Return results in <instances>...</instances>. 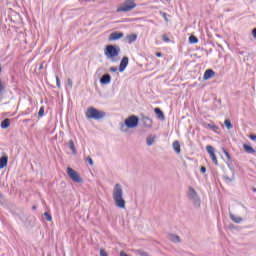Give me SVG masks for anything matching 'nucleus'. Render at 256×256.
Returning <instances> with one entry per match:
<instances>
[{
    "instance_id": "f257e3e1",
    "label": "nucleus",
    "mask_w": 256,
    "mask_h": 256,
    "mask_svg": "<svg viewBox=\"0 0 256 256\" xmlns=\"http://www.w3.org/2000/svg\"><path fill=\"white\" fill-rule=\"evenodd\" d=\"M113 201L119 209H125V199H123V187L121 184H115L112 192Z\"/></svg>"
},
{
    "instance_id": "f03ea898",
    "label": "nucleus",
    "mask_w": 256,
    "mask_h": 256,
    "mask_svg": "<svg viewBox=\"0 0 256 256\" xmlns=\"http://www.w3.org/2000/svg\"><path fill=\"white\" fill-rule=\"evenodd\" d=\"M139 125V117L136 115H131L126 118L123 122H120V131L121 133H127L129 129H135Z\"/></svg>"
},
{
    "instance_id": "7ed1b4c3",
    "label": "nucleus",
    "mask_w": 256,
    "mask_h": 256,
    "mask_svg": "<svg viewBox=\"0 0 256 256\" xmlns=\"http://www.w3.org/2000/svg\"><path fill=\"white\" fill-rule=\"evenodd\" d=\"M119 53H121V48L115 45H107L104 50V55L106 56V59H110L113 62L116 61L115 57H118Z\"/></svg>"
},
{
    "instance_id": "20e7f679",
    "label": "nucleus",
    "mask_w": 256,
    "mask_h": 256,
    "mask_svg": "<svg viewBox=\"0 0 256 256\" xmlns=\"http://www.w3.org/2000/svg\"><path fill=\"white\" fill-rule=\"evenodd\" d=\"M85 115L87 119H95V121H99L105 117L106 113L104 111L97 110L95 107H89Z\"/></svg>"
},
{
    "instance_id": "39448f33",
    "label": "nucleus",
    "mask_w": 256,
    "mask_h": 256,
    "mask_svg": "<svg viewBox=\"0 0 256 256\" xmlns=\"http://www.w3.org/2000/svg\"><path fill=\"white\" fill-rule=\"evenodd\" d=\"M188 199L193 203L196 209H199V207H201V198H199V195L197 194V191H195V189L189 188Z\"/></svg>"
},
{
    "instance_id": "423d86ee",
    "label": "nucleus",
    "mask_w": 256,
    "mask_h": 256,
    "mask_svg": "<svg viewBox=\"0 0 256 256\" xmlns=\"http://www.w3.org/2000/svg\"><path fill=\"white\" fill-rule=\"evenodd\" d=\"M135 7H137V4H135V0H126L119 8H117V12L127 13L129 11H133Z\"/></svg>"
},
{
    "instance_id": "0eeeda50",
    "label": "nucleus",
    "mask_w": 256,
    "mask_h": 256,
    "mask_svg": "<svg viewBox=\"0 0 256 256\" xmlns=\"http://www.w3.org/2000/svg\"><path fill=\"white\" fill-rule=\"evenodd\" d=\"M67 175L74 181V183H83V179H81V176H79V173L75 171L73 168L68 167L67 168Z\"/></svg>"
},
{
    "instance_id": "6e6552de",
    "label": "nucleus",
    "mask_w": 256,
    "mask_h": 256,
    "mask_svg": "<svg viewBox=\"0 0 256 256\" xmlns=\"http://www.w3.org/2000/svg\"><path fill=\"white\" fill-rule=\"evenodd\" d=\"M206 151L210 156V159H212V162L214 165H219V161L217 160V156L215 155V148L211 145L206 146Z\"/></svg>"
},
{
    "instance_id": "1a4fd4ad",
    "label": "nucleus",
    "mask_w": 256,
    "mask_h": 256,
    "mask_svg": "<svg viewBox=\"0 0 256 256\" xmlns=\"http://www.w3.org/2000/svg\"><path fill=\"white\" fill-rule=\"evenodd\" d=\"M142 123H143V126L146 128V129H151V127H153V120L145 115H142Z\"/></svg>"
},
{
    "instance_id": "9d476101",
    "label": "nucleus",
    "mask_w": 256,
    "mask_h": 256,
    "mask_svg": "<svg viewBox=\"0 0 256 256\" xmlns=\"http://www.w3.org/2000/svg\"><path fill=\"white\" fill-rule=\"evenodd\" d=\"M127 65H129V57L124 56L119 65L120 73H123V71H125V69H127Z\"/></svg>"
},
{
    "instance_id": "9b49d317",
    "label": "nucleus",
    "mask_w": 256,
    "mask_h": 256,
    "mask_svg": "<svg viewBox=\"0 0 256 256\" xmlns=\"http://www.w3.org/2000/svg\"><path fill=\"white\" fill-rule=\"evenodd\" d=\"M100 83L101 85H109V83H111V75L109 73L102 75Z\"/></svg>"
},
{
    "instance_id": "f8f14e48",
    "label": "nucleus",
    "mask_w": 256,
    "mask_h": 256,
    "mask_svg": "<svg viewBox=\"0 0 256 256\" xmlns=\"http://www.w3.org/2000/svg\"><path fill=\"white\" fill-rule=\"evenodd\" d=\"M154 113L155 115H157L160 121H165V114L163 113V110H161V108H155Z\"/></svg>"
},
{
    "instance_id": "ddd939ff",
    "label": "nucleus",
    "mask_w": 256,
    "mask_h": 256,
    "mask_svg": "<svg viewBox=\"0 0 256 256\" xmlns=\"http://www.w3.org/2000/svg\"><path fill=\"white\" fill-rule=\"evenodd\" d=\"M214 75H215V71H213L212 69H208L205 71L203 79L205 81H207V80L211 79V77H213Z\"/></svg>"
},
{
    "instance_id": "4468645a",
    "label": "nucleus",
    "mask_w": 256,
    "mask_h": 256,
    "mask_svg": "<svg viewBox=\"0 0 256 256\" xmlns=\"http://www.w3.org/2000/svg\"><path fill=\"white\" fill-rule=\"evenodd\" d=\"M123 33H112L109 36V41H117L118 39H122Z\"/></svg>"
},
{
    "instance_id": "2eb2a0df",
    "label": "nucleus",
    "mask_w": 256,
    "mask_h": 256,
    "mask_svg": "<svg viewBox=\"0 0 256 256\" xmlns=\"http://www.w3.org/2000/svg\"><path fill=\"white\" fill-rule=\"evenodd\" d=\"M125 41H127V43L131 44V43H135V41H137V34H129L126 36Z\"/></svg>"
},
{
    "instance_id": "dca6fc26",
    "label": "nucleus",
    "mask_w": 256,
    "mask_h": 256,
    "mask_svg": "<svg viewBox=\"0 0 256 256\" xmlns=\"http://www.w3.org/2000/svg\"><path fill=\"white\" fill-rule=\"evenodd\" d=\"M243 149L246 153H249L250 155H255L256 154V151L252 148L251 145H248V144H244L243 145Z\"/></svg>"
},
{
    "instance_id": "f3484780",
    "label": "nucleus",
    "mask_w": 256,
    "mask_h": 256,
    "mask_svg": "<svg viewBox=\"0 0 256 256\" xmlns=\"http://www.w3.org/2000/svg\"><path fill=\"white\" fill-rule=\"evenodd\" d=\"M9 163V157L7 156H2L0 158V169H5V166Z\"/></svg>"
},
{
    "instance_id": "a211bd4d",
    "label": "nucleus",
    "mask_w": 256,
    "mask_h": 256,
    "mask_svg": "<svg viewBox=\"0 0 256 256\" xmlns=\"http://www.w3.org/2000/svg\"><path fill=\"white\" fill-rule=\"evenodd\" d=\"M168 239L172 241V243H181V238L175 234H169Z\"/></svg>"
},
{
    "instance_id": "6ab92c4d",
    "label": "nucleus",
    "mask_w": 256,
    "mask_h": 256,
    "mask_svg": "<svg viewBox=\"0 0 256 256\" xmlns=\"http://www.w3.org/2000/svg\"><path fill=\"white\" fill-rule=\"evenodd\" d=\"M68 147L72 151V155H77V148H75V142L73 140L68 141Z\"/></svg>"
},
{
    "instance_id": "aec40b11",
    "label": "nucleus",
    "mask_w": 256,
    "mask_h": 256,
    "mask_svg": "<svg viewBox=\"0 0 256 256\" xmlns=\"http://www.w3.org/2000/svg\"><path fill=\"white\" fill-rule=\"evenodd\" d=\"M188 43H190V45H195V44L199 43V38H197V36L192 34L188 38Z\"/></svg>"
},
{
    "instance_id": "412c9836",
    "label": "nucleus",
    "mask_w": 256,
    "mask_h": 256,
    "mask_svg": "<svg viewBox=\"0 0 256 256\" xmlns=\"http://www.w3.org/2000/svg\"><path fill=\"white\" fill-rule=\"evenodd\" d=\"M173 149L178 155L179 153H181V144L179 143V141L176 140L173 142Z\"/></svg>"
},
{
    "instance_id": "4be33fe9",
    "label": "nucleus",
    "mask_w": 256,
    "mask_h": 256,
    "mask_svg": "<svg viewBox=\"0 0 256 256\" xmlns=\"http://www.w3.org/2000/svg\"><path fill=\"white\" fill-rule=\"evenodd\" d=\"M155 139H156L155 136L149 135V136L146 138V145H148V147H151V145H153V144L155 143Z\"/></svg>"
},
{
    "instance_id": "5701e85b",
    "label": "nucleus",
    "mask_w": 256,
    "mask_h": 256,
    "mask_svg": "<svg viewBox=\"0 0 256 256\" xmlns=\"http://www.w3.org/2000/svg\"><path fill=\"white\" fill-rule=\"evenodd\" d=\"M9 125H11V120H9L8 118L4 119L1 122V128L2 129H8Z\"/></svg>"
},
{
    "instance_id": "b1692460",
    "label": "nucleus",
    "mask_w": 256,
    "mask_h": 256,
    "mask_svg": "<svg viewBox=\"0 0 256 256\" xmlns=\"http://www.w3.org/2000/svg\"><path fill=\"white\" fill-rule=\"evenodd\" d=\"M161 41L164 43H171V38L169 37V34H162L160 36Z\"/></svg>"
},
{
    "instance_id": "393cba45",
    "label": "nucleus",
    "mask_w": 256,
    "mask_h": 256,
    "mask_svg": "<svg viewBox=\"0 0 256 256\" xmlns=\"http://www.w3.org/2000/svg\"><path fill=\"white\" fill-rule=\"evenodd\" d=\"M230 219H232L234 221V223H241V221H243V218L237 217L233 214H230Z\"/></svg>"
},
{
    "instance_id": "a878e982",
    "label": "nucleus",
    "mask_w": 256,
    "mask_h": 256,
    "mask_svg": "<svg viewBox=\"0 0 256 256\" xmlns=\"http://www.w3.org/2000/svg\"><path fill=\"white\" fill-rule=\"evenodd\" d=\"M206 127H208V129H211V131H214V133H217V131H219V127L214 124H207Z\"/></svg>"
},
{
    "instance_id": "bb28decb",
    "label": "nucleus",
    "mask_w": 256,
    "mask_h": 256,
    "mask_svg": "<svg viewBox=\"0 0 256 256\" xmlns=\"http://www.w3.org/2000/svg\"><path fill=\"white\" fill-rule=\"evenodd\" d=\"M3 93H5V85H3V81L0 79V97H3Z\"/></svg>"
},
{
    "instance_id": "cd10ccee",
    "label": "nucleus",
    "mask_w": 256,
    "mask_h": 256,
    "mask_svg": "<svg viewBox=\"0 0 256 256\" xmlns=\"http://www.w3.org/2000/svg\"><path fill=\"white\" fill-rule=\"evenodd\" d=\"M224 124H225V127H227V129H233V124H231L230 120H225Z\"/></svg>"
},
{
    "instance_id": "c85d7f7f",
    "label": "nucleus",
    "mask_w": 256,
    "mask_h": 256,
    "mask_svg": "<svg viewBox=\"0 0 256 256\" xmlns=\"http://www.w3.org/2000/svg\"><path fill=\"white\" fill-rule=\"evenodd\" d=\"M39 117H43L45 115V108L41 107L38 112Z\"/></svg>"
},
{
    "instance_id": "c756f323",
    "label": "nucleus",
    "mask_w": 256,
    "mask_h": 256,
    "mask_svg": "<svg viewBox=\"0 0 256 256\" xmlns=\"http://www.w3.org/2000/svg\"><path fill=\"white\" fill-rule=\"evenodd\" d=\"M222 151L224 155L227 157L228 161H231V155L229 154V152H227L225 148H223Z\"/></svg>"
},
{
    "instance_id": "7c9ffc66",
    "label": "nucleus",
    "mask_w": 256,
    "mask_h": 256,
    "mask_svg": "<svg viewBox=\"0 0 256 256\" xmlns=\"http://www.w3.org/2000/svg\"><path fill=\"white\" fill-rule=\"evenodd\" d=\"M44 216L46 217L47 221H53V217H51V214H49V212H45Z\"/></svg>"
},
{
    "instance_id": "2f4dec72",
    "label": "nucleus",
    "mask_w": 256,
    "mask_h": 256,
    "mask_svg": "<svg viewBox=\"0 0 256 256\" xmlns=\"http://www.w3.org/2000/svg\"><path fill=\"white\" fill-rule=\"evenodd\" d=\"M56 85L58 89H61V80H59V76H56Z\"/></svg>"
},
{
    "instance_id": "473e14b6",
    "label": "nucleus",
    "mask_w": 256,
    "mask_h": 256,
    "mask_svg": "<svg viewBox=\"0 0 256 256\" xmlns=\"http://www.w3.org/2000/svg\"><path fill=\"white\" fill-rule=\"evenodd\" d=\"M100 256H109V255L107 254V252L105 251V249H101V250H100Z\"/></svg>"
},
{
    "instance_id": "72a5a7b5",
    "label": "nucleus",
    "mask_w": 256,
    "mask_h": 256,
    "mask_svg": "<svg viewBox=\"0 0 256 256\" xmlns=\"http://www.w3.org/2000/svg\"><path fill=\"white\" fill-rule=\"evenodd\" d=\"M224 179L225 181H227L228 183H231V181H233V179H231L229 176L224 175Z\"/></svg>"
},
{
    "instance_id": "f704fd0d",
    "label": "nucleus",
    "mask_w": 256,
    "mask_h": 256,
    "mask_svg": "<svg viewBox=\"0 0 256 256\" xmlns=\"http://www.w3.org/2000/svg\"><path fill=\"white\" fill-rule=\"evenodd\" d=\"M110 72L111 73L117 72V67H115V66L110 67Z\"/></svg>"
},
{
    "instance_id": "c9c22d12",
    "label": "nucleus",
    "mask_w": 256,
    "mask_h": 256,
    "mask_svg": "<svg viewBox=\"0 0 256 256\" xmlns=\"http://www.w3.org/2000/svg\"><path fill=\"white\" fill-rule=\"evenodd\" d=\"M86 161L89 163V165H93V159H91V157H87Z\"/></svg>"
},
{
    "instance_id": "e433bc0d",
    "label": "nucleus",
    "mask_w": 256,
    "mask_h": 256,
    "mask_svg": "<svg viewBox=\"0 0 256 256\" xmlns=\"http://www.w3.org/2000/svg\"><path fill=\"white\" fill-rule=\"evenodd\" d=\"M200 171L202 173H207V168H205V166H201Z\"/></svg>"
},
{
    "instance_id": "4c0bfd02",
    "label": "nucleus",
    "mask_w": 256,
    "mask_h": 256,
    "mask_svg": "<svg viewBox=\"0 0 256 256\" xmlns=\"http://www.w3.org/2000/svg\"><path fill=\"white\" fill-rule=\"evenodd\" d=\"M139 255H140V256H149V253L140 251V252H139Z\"/></svg>"
},
{
    "instance_id": "58836bf2",
    "label": "nucleus",
    "mask_w": 256,
    "mask_h": 256,
    "mask_svg": "<svg viewBox=\"0 0 256 256\" xmlns=\"http://www.w3.org/2000/svg\"><path fill=\"white\" fill-rule=\"evenodd\" d=\"M250 139H251L252 141H256V135H254V134L250 135Z\"/></svg>"
},
{
    "instance_id": "ea45409f",
    "label": "nucleus",
    "mask_w": 256,
    "mask_h": 256,
    "mask_svg": "<svg viewBox=\"0 0 256 256\" xmlns=\"http://www.w3.org/2000/svg\"><path fill=\"white\" fill-rule=\"evenodd\" d=\"M162 17L165 19V21H167V13L163 12Z\"/></svg>"
},
{
    "instance_id": "a19ab883",
    "label": "nucleus",
    "mask_w": 256,
    "mask_h": 256,
    "mask_svg": "<svg viewBox=\"0 0 256 256\" xmlns=\"http://www.w3.org/2000/svg\"><path fill=\"white\" fill-rule=\"evenodd\" d=\"M156 57H163V53H161V52H156Z\"/></svg>"
},
{
    "instance_id": "79ce46f5",
    "label": "nucleus",
    "mask_w": 256,
    "mask_h": 256,
    "mask_svg": "<svg viewBox=\"0 0 256 256\" xmlns=\"http://www.w3.org/2000/svg\"><path fill=\"white\" fill-rule=\"evenodd\" d=\"M159 43H161V40H159V38L156 39V45H159Z\"/></svg>"
},
{
    "instance_id": "37998d69",
    "label": "nucleus",
    "mask_w": 256,
    "mask_h": 256,
    "mask_svg": "<svg viewBox=\"0 0 256 256\" xmlns=\"http://www.w3.org/2000/svg\"><path fill=\"white\" fill-rule=\"evenodd\" d=\"M252 191H253V193H256V188L253 187V188H252Z\"/></svg>"
},
{
    "instance_id": "c03bdc74",
    "label": "nucleus",
    "mask_w": 256,
    "mask_h": 256,
    "mask_svg": "<svg viewBox=\"0 0 256 256\" xmlns=\"http://www.w3.org/2000/svg\"><path fill=\"white\" fill-rule=\"evenodd\" d=\"M252 33H256V28L252 29Z\"/></svg>"
},
{
    "instance_id": "a18cd8bd",
    "label": "nucleus",
    "mask_w": 256,
    "mask_h": 256,
    "mask_svg": "<svg viewBox=\"0 0 256 256\" xmlns=\"http://www.w3.org/2000/svg\"><path fill=\"white\" fill-rule=\"evenodd\" d=\"M252 35H253L254 39H256V33H252Z\"/></svg>"
},
{
    "instance_id": "49530a36",
    "label": "nucleus",
    "mask_w": 256,
    "mask_h": 256,
    "mask_svg": "<svg viewBox=\"0 0 256 256\" xmlns=\"http://www.w3.org/2000/svg\"><path fill=\"white\" fill-rule=\"evenodd\" d=\"M32 209H33V210L37 209V206H33Z\"/></svg>"
},
{
    "instance_id": "de8ad7c7",
    "label": "nucleus",
    "mask_w": 256,
    "mask_h": 256,
    "mask_svg": "<svg viewBox=\"0 0 256 256\" xmlns=\"http://www.w3.org/2000/svg\"><path fill=\"white\" fill-rule=\"evenodd\" d=\"M216 36L221 37V35H219V34H216Z\"/></svg>"
},
{
    "instance_id": "09e8293b",
    "label": "nucleus",
    "mask_w": 256,
    "mask_h": 256,
    "mask_svg": "<svg viewBox=\"0 0 256 256\" xmlns=\"http://www.w3.org/2000/svg\"><path fill=\"white\" fill-rule=\"evenodd\" d=\"M40 69H43V65L40 66Z\"/></svg>"
},
{
    "instance_id": "8fccbe9b",
    "label": "nucleus",
    "mask_w": 256,
    "mask_h": 256,
    "mask_svg": "<svg viewBox=\"0 0 256 256\" xmlns=\"http://www.w3.org/2000/svg\"><path fill=\"white\" fill-rule=\"evenodd\" d=\"M47 256H51V254H48Z\"/></svg>"
}]
</instances>
